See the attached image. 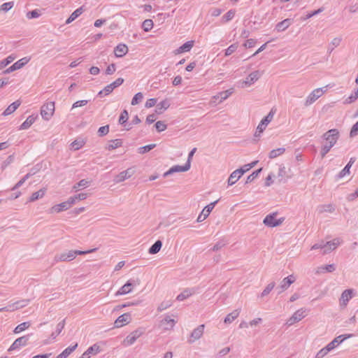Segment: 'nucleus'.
Segmentation results:
<instances>
[{"label":"nucleus","instance_id":"obj_37","mask_svg":"<svg viewBox=\"0 0 358 358\" xmlns=\"http://www.w3.org/2000/svg\"><path fill=\"white\" fill-rule=\"evenodd\" d=\"M69 208L70 207L68 205L67 202L64 201V202H62V203H61L59 204L54 206L51 208V211L52 212H55V213H60V212H62L63 210H66L69 209Z\"/></svg>","mask_w":358,"mask_h":358},{"label":"nucleus","instance_id":"obj_48","mask_svg":"<svg viewBox=\"0 0 358 358\" xmlns=\"http://www.w3.org/2000/svg\"><path fill=\"white\" fill-rule=\"evenodd\" d=\"M129 118V113L127 110H123V111L121 113L120 116L119 117V123L122 125H124L126 127V123Z\"/></svg>","mask_w":358,"mask_h":358},{"label":"nucleus","instance_id":"obj_40","mask_svg":"<svg viewBox=\"0 0 358 358\" xmlns=\"http://www.w3.org/2000/svg\"><path fill=\"white\" fill-rule=\"evenodd\" d=\"M194 292L190 289H185L182 292L178 294L176 297L178 301H183L192 295Z\"/></svg>","mask_w":358,"mask_h":358},{"label":"nucleus","instance_id":"obj_21","mask_svg":"<svg viewBox=\"0 0 358 358\" xmlns=\"http://www.w3.org/2000/svg\"><path fill=\"white\" fill-rule=\"evenodd\" d=\"M353 296V290L352 289H345L341 294V296L340 299L341 305L345 306L348 302L352 298Z\"/></svg>","mask_w":358,"mask_h":358},{"label":"nucleus","instance_id":"obj_58","mask_svg":"<svg viewBox=\"0 0 358 358\" xmlns=\"http://www.w3.org/2000/svg\"><path fill=\"white\" fill-rule=\"evenodd\" d=\"M109 132V125H105L99 127L98 129V135L100 137L104 136Z\"/></svg>","mask_w":358,"mask_h":358},{"label":"nucleus","instance_id":"obj_53","mask_svg":"<svg viewBox=\"0 0 358 358\" xmlns=\"http://www.w3.org/2000/svg\"><path fill=\"white\" fill-rule=\"evenodd\" d=\"M143 95L141 92L136 93L133 97L131 104L133 106L138 104L143 99Z\"/></svg>","mask_w":358,"mask_h":358},{"label":"nucleus","instance_id":"obj_19","mask_svg":"<svg viewBox=\"0 0 358 358\" xmlns=\"http://www.w3.org/2000/svg\"><path fill=\"white\" fill-rule=\"evenodd\" d=\"M294 281H295V277L293 275H290L285 278L281 281L280 285L278 287V288L280 289V290L278 293L280 294L283 291L286 290Z\"/></svg>","mask_w":358,"mask_h":358},{"label":"nucleus","instance_id":"obj_27","mask_svg":"<svg viewBox=\"0 0 358 358\" xmlns=\"http://www.w3.org/2000/svg\"><path fill=\"white\" fill-rule=\"evenodd\" d=\"M21 101L20 100H17L9 105L7 108L3 111V115H8L15 112L17 108L20 106Z\"/></svg>","mask_w":358,"mask_h":358},{"label":"nucleus","instance_id":"obj_7","mask_svg":"<svg viewBox=\"0 0 358 358\" xmlns=\"http://www.w3.org/2000/svg\"><path fill=\"white\" fill-rule=\"evenodd\" d=\"M29 60H30L29 58H27L26 57H23V58L19 59L18 61H17L16 62H15L13 65H11L8 69L4 70L3 71V73L8 74L11 72L16 71V70L20 69L22 67H24L29 62Z\"/></svg>","mask_w":358,"mask_h":358},{"label":"nucleus","instance_id":"obj_20","mask_svg":"<svg viewBox=\"0 0 358 358\" xmlns=\"http://www.w3.org/2000/svg\"><path fill=\"white\" fill-rule=\"evenodd\" d=\"M204 328V324H201L198 326L196 329H194L191 334V338L192 339H189V342L192 343L195 341L199 339L203 334Z\"/></svg>","mask_w":358,"mask_h":358},{"label":"nucleus","instance_id":"obj_47","mask_svg":"<svg viewBox=\"0 0 358 358\" xmlns=\"http://www.w3.org/2000/svg\"><path fill=\"white\" fill-rule=\"evenodd\" d=\"M30 327V323L29 322H24L20 324H18L14 329L13 332L15 334H19L22 331L28 329Z\"/></svg>","mask_w":358,"mask_h":358},{"label":"nucleus","instance_id":"obj_59","mask_svg":"<svg viewBox=\"0 0 358 358\" xmlns=\"http://www.w3.org/2000/svg\"><path fill=\"white\" fill-rule=\"evenodd\" d=\"M235 15V11L233 10H229L227 13H225L222 16V20L224 22H228L233 19Z\"/></svg>","mask_w":358,"mask_h":358},{"label":"nucleus","instance_id":"obj_35","mask_svg":"<svg viewBox=\"0 0 358 358\" xmlns=\"http://www.w3.org/2000/svg\"><path fill=\"white\" fill-rule=\"evenodd\" d=\"M162 247V242L160 240H157L155 243L149 248L148 252L151 255H155L159 252Z\"/></svg>","mask_w":358,"mask_h":358},{"label":"nucleus","instance_id":"obj_26","mask_svg":"<svg viewBox=\"0 0 358 358\" xmlns=\"http://www.w3.org/2000/svg\"><path fill=\"white\" fill-rule=\"evenodd\" d=\"M292 22V20H291L289 18H287V19L278 22L275 26V29L278 32L283 31L291 25Z\"/></svg>","mask_w":358,"mask_h":358},{"label":"nucleus","instance_id":"obj_9","mask_svg":"<svg viewBox=\"0 0 358 358\" xmlns=\"http://www.w3.org/2000/svg\"><path fill=\"white\" fill-rule=\"evenodd\" d=\"M141 283V280L139 279H131L129 280L117 292V294H126L131 292V287H135L136 285H139Z\"/></svg>","mask_w":358,"mask_h":358},{"label":"nucleus","instance_id":"obj_50","mask_svg":"<svg viewBox=\"0 0 358 358\" xmlns=\"http://www.w3.org/2000/svg\"><path fill=\"white\" fill-rule=\"evenodd\" d=\"M262 171V168H260L253 171L250 175L248 176L245 183H250L252 182L255 178H257L259 176Z\"/></svg>","mask_w":358,"mask_h":358},{"label":"nucleus","instance_id":"obj_52","mask_svg":"<svg viewBox=\"0 0 358 358\" xmlns=\"http://www.w3.org/2000/svg\"><path fill=\"white\" fill-rule=\"evenodd\" d=\"M155 147H156V144H155V143L147 145H145V146H143V147H140L138 149V152L140 153V154H145V153L150 151L151 150H152Z\"/></svg>","mask_w":358,"mask_h":358},{"label":"nucleus","instance_id":"obj_62","mask_svg":"<svg viewBox=\"0 0 358 358\" xmlns=\"http://www.w3.org/2000/svg\"><path fill=\"white\" fill-rule=\"evenodd\" d=\"M155 127L156 129L157 130V131H159V132L166 130V127H167L166 124L162 121H157L155 123Z\"/></svg>","mask_w":358,"mask_h":358},{"label":"nucleus","instance_id":"obj_55","mask_svg":"<svg viewBox=\"0 0 358 358\" xmlns=\"http://www.w3.org/2000/svg\"><path fill=\"white\" fill-rule=\"evenodd\" d=\"M330 349L328 348L327 345L321 349L316 355L315 358H323L326 356L329 352Z\"/></svg>","mask_w":358,"mask_h":358},{"label":"nucleus","instance_id":"obj_6","mask_svg":"<svg viewBox=\"0 0 358 358\" xmlns=\"http://www.w3.org/2000/svg\"><path fill=\"white\" fill-rule=\"evenodd\" d=\"M124 83V79L122 78H118L116 79L114 82L110 83V85H108L106 86L103 90H101L98 93V96H103V95H108L110 93H111L114 89L117 88V87L120 86Z\"/></svg>","mask_w":358,"mask_h":358},{"label":"nucleus","instance_id":"obj_45","mask_svg":"<svg viewBox=\"0 0 358 358\" xmlns=\"http://www.w3.org/2000/svg\"><path fill=\"white\" fill-rule=\"evenodd\" d=\"M64 326H65V320H63L62 322H60L57 324L56 331L52 332L51 334V337L52 339H55L62 332Z\"/></svg>","mask_w":358,"mask_h":358},{"label":"nucleus","instance_id":"obj_64","mask_svg":"<svg viewBox=\"0 0 358 358\" xmlns=\"http://www.w3.org/2000/svg\"><path fill=\"white\" fill-rule=\"evenodd\" d=\"M357 135H358V121L352 127L350 132V136L351 138L355 137Z\"/></svg>","mask_w":358,"mask_h":358},{"label":"nucleus","instance_id":"obj_39","mask_svg":"<svg viewBox=\"0 0 358 358\" xmlns=\"http://www.w3.org/2000/svg\"><path fill=\"white\" fill-rule=\"evenodd\" d=\"M122 141L121 139H115L110 141V143L106 148L108 150H112L122 146Z\"/></svg>","mask_w":358,"mask_h":358},{"label":"nucleus","instance_id":"obj_36","mask_svg":"<svg viewBox=\"0 0 358 358\" xmlns=\"http://www.w3.org/2000/svg\"><path fill=\"white\" fill-rule=\"evenodd\" d=\"M240 313L239 310H234L231 313L228 314L226 317L224 318V322L226 324H229L232 322L235 319H236Z\"/></svg>","mask_w":358,"mask_h":358},{"label":"nucleus","instance_id":"obj_32","mask_svg":"<svg viewBox=\"0 0 358 358\" xmlns=\"http://www.w3.org/2000/svg\"><path fill=\"white\" fill-rule=\"evenodd\" d=\"M84 11L83 6L77 8L75 11H73L71 15L69 17V18L66 21V24H70L73 21H74L77 17H78Z\"/></svg>","mask_w":358,"mask_h":358},{"label":"nucleus","instance_id":"obj_34","mask_svg":"<svg viewBox=\"0 0 358 358\" xmlns=\"http://www.w3.org/2000/svg\"><path fill=\"white\" fill-rule=\"evenodd\" d=\"M36 117L34 115H29L27 120L20 126V130L29 129L35 122Z\"/></svg>","mask_w":358,"mask_h":358},{"label":"nucleus","instance_id":"obj_43","mask_svg":"<svg viewBox=\"0 0 358 358\" xmlns=\"http://www.w3.org/2000/svg\"><path fill=\"white\" fill-rule=\"evenodd\" d=\"M285 151V148H279L277 149L272 150L269 152V158L270 159H274L281 155H282Z\"/></svg>","mask_w":358,"mask_h":358},{"label":"nucleus","instance_id":"obj_57","mask_svg":"<svg viewBox=\"0 0 358 358\" xmlns=\"http://www.w3.org/2000/svg\"><path fill=\"white\" fill-rule=\"evenodd\" d=\"M172 305V303L171 301H162L158 306L157 310L159 312H162L168 308H169Z\"/></svg>","mask_w":358,"mask_h":358},{"label":"nucleus","instance_id":"obj_42","mask_svg":"<svg viewBox=\"0 0 358 358\" xmlns=\"http://www.w3.org/2000/svg\"><path fill=\"white\" fill-rule=\"evenodd\" d=\"M336 270V266L334 264H328V265H325V266H322L321 267H319L317 268V273H324L325 271L327 272H333Z\"/></svg>","mask_w":358,"mask_h":358},{"label":"nucleus","instance_id":"obj_29","mask_svg":"<svg viewBox=\"0 0 358 358\" xmlns=\"http://www.w3.org/2000/svg\"><path fill=\"white\" fill-rule=\"evenodd\" d=\"M194 45L193 41H189L185 42L181 46H180L177 50H176V54H180L185 52H189L192 48Z\"/></svg>","mask_w":358,"mask_h":358},{"label":"nucleus","instance_id":"obj_44","mask_svg":"<svg viewBox=\"0 0 358 358\" xmlns=\"http://www.w3.org/2000/svg\"><path fill=\"white\" fill-rule=\"evenodd\" d=\"M15 59V56L13 55H10L7 57L6 59L1 60L0 62V70L8 66L9 64L13 62Z\"/></svg>","mask_w":358,"mask_h":358},{"label":"nucleus","instance_id":"obj_31","mask_svg":"<svg viewBox=\"0 0 358 358\" xmlns=\"http://www.w3.org/2000/svg\"><path fill=\"white\" fill-rule=\"evenodd\" d=\"M170 106V103L168 100H163L162 101L159 102L156 106L155 112L157 114H162L163 112L166 110Z\"/></svg>","mask_w":358,"mask_h":358},{"label":"nucleus","instance_id":"obj_49","mask_svg":"<svg viewBox=\"0 0 358 358\" xmlns=\"http://www.w3.org/2000/svg\"><path fill=\"white\" fill-rule=\"evenodd\" d=\"M153 21L150 19L145 20L142 24V28L146 32L150 31L153 27Z\"/></svg>","mask_w":358,"mask_h":358},{"label":"nucleus","instance_id":"obj_25","mask_svg":"<svg viewBox=\"0 0 358 358\" xmlns=\"http://www.w3.org/2000/svg\"><path fill=\"white\" fill-rule=\"evenodd\" d=\"M127 52L128 48L125 44H119L114 49V52L117 57L124 56Z\"/></svg>","mask_w":358,"mask_h":358},{"label":"nucleus","instance_id":"obj_3","mask_svg":"<svg viewBox=\"0 0 358 358\" xmlns=\"http://www.w3.org/2000/svg\"><path fill=\"white\" fill-rule=\"evenodd\" d=\"M55 112V102L50 101L41 106V115L45 120H49Z\"/></svg>","mask_w":358,"mask_h":358},{"label":"nucleus","instance_id":"obj_63","mask_svg":"<svg viewBox=\"0 0 358 358\" xmlns=\"http://www.w3.org/2000/svg\"><path fill=\"white\" fill-rule=\"evenodd\" d=\"M87 351L90 354V355H96L97 354L98 352H99L100 351V347L99 345H98L97 344H94L92 345V346H90L87 350Z\"/></svg>","mask_w":358,"mask_h":358},{"label":"nucleus","instance_id":"obj_17","mask_svg":"<svg viewBox=\"0 0 358 358\" xmlns=\"http://www.w3.org/2000/svg\"><path fill=\"white\" fill-rule=\"evenodd\" d=\"M131 320V317L130 313H127L119 316L115 321L114 324L115 327L119 328L124 326L125 324L129 323Z\"/></svg>","mask_w":358,"mask_h":358},{"label":"nucleus","instance_id":"obj_5","mask_svg":"<svg viewBox=\"0 0 358 358\" xmlns=\"http://www.w3.org/2000/svg\"><path fill=\"white\" fill-rule=\"evenodd\" d=\"M327 91V87H320L314 90L307 97L305 101V106H308L314 103L317 99L322 96Z\"/></svg>","mask_w":358,"mask_h":358},{"label":"nucleus","instance_id":"obj_10","mask_svg":"<svg viewBox=\"0 0 358 358\" xmlns=\"http://www.w3.org/2000/svg\"><path fill=\"white\" fill-rule=\"evenodd\" d=\"M143 334L142 329H138L130 333L124 340V345H131Z\"/></svg>","mask_w":358,"mask_h":358},{"label":"nucleus","instance_id":"obj_1","mask_svg":"<svg viewBox=\"0 0 358 358\" xmlns=\"http://www.w3.org/2000/svg\"><path fill=\"white\" fill-rule=\"evenodd\" d=\"M322 138L327 141V143L322 146L320 151L321 157L324 158L330 151L331 148L336 143L339 138V131L336 129H329L322 135Z\"/></svg>","mask_w":358,"mask_h":358},{"label":"nucleus","instance_id":"obj_13","mask_svg":"<svg viewBox=\"0 0 358 358\" xmlns=\"http://www.w3.org/2000/svg\"><path fill=\"white\" fill-rule=\"evenodd\" d=\"M246 168L242 167L233 171L228 178V185H233L246 172Z\"/></svg>","mask_w":358,"mask_h":358},{"label":"nucleus","instance_id":"obj_33","mask_svg":"<svg viewBox=\"0 0 358 358\" xmlns=\"http://www.w3.org/2000/svg\"><path fill=\"white\" fill-rule=\"evenodd\" d=\"M78 347V343H76L74 345L69 346L63 350L59 355L56 357V358H67L69 355H71Z\"/></svg>","mask_w":358,"mask_h":358},{"label":"nucleus","instance_id":"obj_30","mask_svg":"<svg viewBox=\"0 0 358 358\" xmlns=\"http://www.w3.org/2000/svg\"><path fill=\"white\" fill-rule=\"evenodd\" d=\"M317 210L319 214H322L323 213H333L335 211V207L332 204H322L319 205L317 207Z\"/></svg>","mask_w":358,"mask_h":358},{"label":"nucleus","instance_id":"obj_51","mask_svg":"<svg viewBox=\"0 0 358 358\" xmlns=\"http://www.w3.org/2000/svg\"><path fill=\"white\" fill-rule=\"evenodd\" d=\"M90 184V182L85 179H83L80 180L78 182L75 184L73 187V189L77 192L79 190L80 187H87Z\"/></svg>","mask_w":358,"mask_h":358},{"label":"nucleus","instance_id":"obj_11","mask_svg":"<svg viewBox=\"0 0 358 358\" xmlns=\"http://www.w3.org/2000/svg\"><path fill=\"white\" fill-rule=\"evenodd\" d=\"M29 339V335L23 336L22 337H20L17 338L13 344L10 346L8 351L10 352L13 350H17L20 348L21 347L27 345L28 341Z\"/></svg>","mask_w":358,"mask_h":358},{"label":"nucleus","instance_id":"obj_15","mask_svg":"<svg viewBox=\"0 0 358 358\" xmlns=\"http://www.w3.org/2000/svg\"><path fill=\"white\" fill-rule=\"evenodd\" d=\"M189 169H190V165L189 164V163L185 164L183 166L175 165V166H172L171 168H170L167 171H166L163 174V177L166 178L169 176H170L174 173H177V172L187 171Z\"/></svg>","mask_w":358,"mask_h":358},{"label":"nucleus","instance_id":"obj_4","mask_svg":"<svg viewBox=\"0 0 358 358\" xmlns=\"http://www.w3.org/2000/svg\"><path fill=\"white\" fill-rule=\"evenodd\" d=\"M277 214V213H273L267 215L264 219L263 223L269 227H275L280 225L284 222L285 218L281 217L277 220L275 218Z\"/></svg>","mask_w":358,"mask_h":358},{"label":"nucleus","instance_id":"obj_23","mask_svg":"<svg viewBox=\"0 0 358 358\" xmlns=\"http://www.w3.org/2000/svg\"><path fill=\"white\" fill-rule=\"evenodd\" d=\"M132 173L133 172L131 171V169H128L127 170L123 171L120 172L118 175H117L114 180L117 183L123 182L126 179L130 178Z\"/></svg>","mask_w":358,"mask_h":358},{"label":"nucleus","instance_id":"obj_41","mask_svg":"<svg viewBox=\"0 0 358 358\" xmlns=\"http://www.w3.org/2000/svg\"><path fill=\"white\" fill-rule=\"evenodd\" d=\"M341 42V38H334L331 43L329 44V45L328 46V48H327V53L329 55H330L332 51L334 50V48L336 47H338L340 43Z\"/></svg>","mask_w":358,"mask_h":358},{"label":"nucleus","instance_id":"obj_12","mask_svg":"<svg viewBox=\"0 0 358 358\" xmlns=\"http://www.w3.org/2000/svg\"><path fill=\"white\" fill-rule=\"evenodd\" d=\"M305 312L306 310L303 308L299 309L287 320L286 324L291 326L294 323L301 321L306 317Z\"/></svg>","mask_w":358,"mask_h":358},{"label":"nucleus","instance_id":"obj_16","mask_svg":"<svg viewBox=\"0 0 358 358\" xmlns=\"http://www.w3.org/2000/svg\"><path fill=\"white\" fill-rule=\"evenodd\" d=\"M176 321L171 319L170 316L166 315L164 319L160 321L159 327L164 330H171L173 328Z\"/></svg>","mask_w":358,"mask_h":358},{"label":"nucleus","instance_id":"obj_56","mask_svg":"<svg viewBox=\"0 0 358 358\" xmlns=\"http://www.w3.org/2000/svg\"><path fill=\"white\" fill-rule=\"evenodd\" d=\"M13 1L6 2L1 6L0 10H2L3 12H8L13 7Z\"/></svg>","mask_w":358,"mask_h":358},{"label":"nucleus","instance_id":"obj_8","mask_svg":"<svg viewBox=\"0 0 358 358\" xmlns=\"http://www.w3.org/2000/svg\"><path fill=\"white\" fill-rule=\"evenodd\" d=\"M29 303V299H22L17 301L6 307L0 308V311H14L21 308L27 306Z\"/></svg>","mask_w":358,"mask_h":358},{"label":"nucleus","instance_id":"obj_60","mask_svg":"<svg viewBox=\"0 0 358 358\" xmlns=\"http://www.w3.org/2000/svg\"><path fill=\"white\" fill-rule=\"evenodd\" d=\"M227 242L224 240L219 241L211 249L213 251L215 252L220 249H222L224 246L227 245Z\"/></svg>","mask_w":358,"mask_h":358},{"label":"nucleus","instance_id":"obj_22","mask_svg":"<svg viewBox=\"0 0 358 358\" xmlns=\"http://www.w3.org/2000/svg\"><path fill=\"white\" fill-rule=\"evenodd\" d=\"M355 161H356L355 157H351L349 162L347 164V165L337 175V176H336L337 178L340 179V178H343L345 175L350 174V169Z\"/></svg>","mask_w":358,"mask_h":358},{"label":"nucleus","instance_id":"obj_18","mask_svg":"<svg viewBox=\"0 0 358 358\" xmlns=\"http://www.w3.org/2000/svg\"><path fill=\"white\" fill-rule=\"evenodd\" d=\"M352 336V334H344V335H340L337 337H336L332 341H331L329 344H327L328 348L330 349V350H334L337 345L341 344L343 341H344L345 339L350 338Z\"/></svg>","mask_w":358,"mask_h":358},{"label":"nucleus","instance_id":"obj_38","mask_svg":"<svg viewBox=\"0 0 358 358\" xmlns=\"http://www.w3.org/2000/svg\"><path fill=\"white\" fill-rule=\"evenodd\" d=\"M45 189H41L38 191L32 193V194L29 197V201L34 202V201L38 200V199L42 198L45 195Z\"/></svg>","mask_w":358,"mask_h":358},{"label":"nucleus","instance_id":"obj_24","mask_svg":"<svg viewBox=\"0 0 358 358\" xmlns=\"http://www.w3.org/2000/svg\"><path fill=\"white\" fill-rule=\"evenodd\" d=\"M260 77V73L258 71H255L252 72L247 78L246 80L243 82L245 86L250 85L257 81Z\"/></svg>","mask_w":358,"mask_h":358},{"label":"nucleus","instance_id":"obj_46","mask_svg":"<svg viewBox=\"0 0 358 358\" xmlns=\"http://www.w3.org/2000/svg\"><path fill=\"white\" fill-rule=\"evenodd\" d=\"M268 124V122H265L264 120L262 119L261 120L260 123L259 124V125L257 126V131H256L255 136H259L260 135V134L262 133L265 130V129Z\"/></svg>","mask_w":358,"mask_h":358},{"label":"nucleus","instance_id":"obj_28","mask_svg":"<svg viewBox=\"0 0 358 358\" xmlns=\"http://www.w3.org/2000/svg\"><path fill=\"white\" fill-rule=\"evenodd\" d=\"M338 243H336L335 240L328 241L323 244V254H327L337 248Z\"/></svg>","mask_w":358,"mask_h":358},{"label":"nucleus","instance_id":"obj_14","mask_svg":"<svg viewBox=\"0 0 358 358\" xmlns=\"http://www.w3.org/2000/svg\"><path fill=\"white\" fill-rule=\"evenodd\" d=\"M219 200H216L210 204L207 205L202 210L201 214L198 216L196 221L198 222H203L210 213V212L214 208L215 206L217 204Z\"/></svg>","mask_w":358,"mask_h":358},{"label":"nucleus","instance_id":"obj_54","mask_svg":"<svg viewBox=\"0 0 358 358\" xmlns=\"http://www.w3.org/2000/svg\"><path fill=\"white\" fill-rule=\"evenodd\" d=\"M275 285V282H272L269 283L266 287V288L263 290V292H262L261 296L264 297V296L268 295L271 292V291L273 289Z\"/></svg>","mask_w":358,"mask_h":358},{"label":"nucleus","instance_id":"obj_2","mask_svg":"<svg viewBox=\"0 0 358 358\" xmlns=\"http://www.w3.org/2000/svg\"><path fill=\"white\" fill-rule=\"evenodd\" d=\"M96 248L90 249L88 250H69L64 252L61 254H57L55 257V262H70L73 260L77 255H83L94 252L96 250Z\"/></svg>","mask_w":358,"mask_h":358},{"label":"nucleus","instance_id":"obj_61","mask_svg":"<svg viewBox=\"0 0 358 358\" xmlns=\"http://www.w3.org/2000/svg\"><path fill=\"white\" fill-rule=\"evenodd\" d=\"M238 48V45L236 43L231 44L225 50V56H229L232 53H234Z\"/></svg>","mask_w":358,"mask_h":358}]
</instances>
